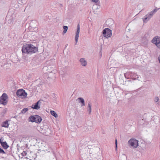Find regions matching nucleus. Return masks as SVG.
Instances as JSON below:
<instances>
[{"instance_id": "nucleus-1", "label": "nucleus", "mask_w": 160, "mask_h": 160, "mask_svg": "<svg viewBox=\"0 0 160 160\" xmlns=\"http://www.w3.org/2000/svg\"><path fill=\"white\" fill-rule=\"evenodd\" d=\"M38 51V48L36 47L31 44H28L23 45L22 52V54H32L36 53Z\"/></svg>"}, {"instance_id": "nucleus-2", "label": "nucleus", "mask_w": 160, "mask_h": 160, "mask_svg": "<svg viewBox=\"0 0 160 160\" xmlns=\"http://www.w3.org/2000/svg\"><path fill=\"white\" fill-rule=\"evenodd\" d=\"M42 119L41 117L38 115H36L34 116L31 115L28 118V121L29 122H35L40 123L42 121Z\"/></svg>"}, {"instance_id": "nucleus-3", "label": "nucleus", "mask_w": 160, "mask_h": 160, "mask_svg": "<svg viewBox=\"0 0 160 160\" xmlns=\"http://www.w3.org/2000/svg\"><path fill=\"white\" fill-rule=\"evenodd\" d=\"M8 101V96L6 93H3L0 97V103L5 106Z\"/></svg>"}, {"instance_id": "nucleus-4", "label": "nucleus", "mask_w": 160, "mask_h": 160, "mask_svg": "<svg viewBox=\"0 0 160 160\" xmlns=\"http://www.w3.org/2000/svg\"><path fill=\"white\" fill-rule=\"evenodd\" d=\"M16 95L18 97L23 98H26L27 96V94L23 89H20L17 91Z\"/></svg>"}, {"instance_id": "nucleus-5", "label": "nucleus", "mask_w": 160, "mask_h": 160, "mask_svg": "<svg viewBox=\"0 0 160 160\" xmlns=\"http://www.w3.org/2000/svg\"><path fill=\"white\" fill-rule=\"evenodd\" d=\"M138 141L134 138L130 139L128 141V143L134 148H137L138 145Z\"/></svg>"}, {"instance_id": "nucleus-6", "label": "nucleus", "mask_w": 160, "mask_h": 160, "mask_svg": "<svg viewBox=\"0 0 160 160\" xmlns=\"http://www.w3.org/2000/svg\"><path fill=\"white\" fill-rule=\"evenodd\" d=\"M103 36L107 38L111 37L112 36V31L108 28H105L102 31Z\"/></svg>"}, {"instance_id": "nucleus-7", "label": "nucleus", "mask_w": 160, "mask_h": 160, "mask_svg": "<svg viewBox=\"0 0 160 160\" xmlns=\"http://www.w3.org/2000/svg\"><path fill=\"white\" fill-rule=\"evenodd\" d=\"M41 132L45 135L48 136L51 134V131L48 126H47L43 127L41 130Z\"/></svg>"}, {"instance_id": "nucleus-8", "label": "nucleus", "mask_w": 160, "mask_h": 160, "mask_svg": "<svg viewBox=\"0 0 160 160\" xmlns=\"http://www.w3.org/2000/svg\"><path fill=\"white\" fill-rule=\"evenodd\" d=\"M127 74H128V73H127L124 74V75L125 78H126ZM128 75L130 76V77L132 79L135 80L137 79L140 80L139 79H138L139 77L138 75H136L135 73L132 72H130Z\"/></svg>"}, {"instance_id": "nucleus-9", "label": "nucleus", "mask_w": 160, "mask_h": 160, "mask_svg": "<svg viewBox=\"0 0 160 160\" xmlns=\"http://www.w3.org/2000/svg\"><path fill=\"white\" fill-rule=\"evenodd\" d=\"M4 138L3 137H1L0 139V143L3 147V148L6 149L9 147V145L7 144L6 142H3Z\"/></svg>"}, {"instance_id": "nucleus-10", "label": "nucleus", "mask_w": 160, "mask_h": 160, "mask_svg": "<svg viewBox=\"0 0 160 160\" xmlns=\"http://www.w3.org/2000/svg\"><path fill=\"white\" fill-rule=\"evenodd\" d=\"M41 102L40 100L38 101L36 103L33 104L31 107L34 109L38 110L40 108Z\"/></svg>"}, {"instance_id": "nucleus-11", "label": "nucleus", "mask_w": 160, "mask_h": 160, "mask_svg": "<svg viewBox=\"0 0 160 160\" xmlns=\"http://www.w3.org/2000/svg\"><path fill=\"white\" fill-rule=\"evenodd\" d=\"M152 16L149 13L146 15L142 18L143 22L146 23Z\"/></svg>"}, {"instance_id": "nucleus-12", "label": "nucleus", "mask_w": 160, "mask_h": 160, "mask_svg": "<svg viewBox=\"0 0 160 160\" xmlns=\"http://www.w3.org/2000/svg\"><path fill=\"white\" fill-rule=\"evenodd\" d=\"M80 32V25L78 24L77 26V30L76 32V35L75 36V40L76 43H77L78 41L79 33Z\"/></svg>"}, {"instance_id": "nucleus-13", "label": "nucleus", "mask_w": 160, "mask_h": 160, "mask_svg": "<svg viewBox=\"0 0 160 160\" xmlns=\"http://www.w3.org/2000/svg\"><path fill=\"white\" fill-rule=\"evenodd\" d=\"M152 42L153 44H155L156 45L157 44V43L158 44L160 43V38L157 37H156L153 38L152 41Z\"/></svg>"}, {"instance_id": "nucleus-14", "label": "nucleus", "mask_w": 160, "mask_h": 160, "mask_svg": "<svg viewBox=\"0 0 160 160\" xmlns=\"http://www.w3.org/2000/svg\"><path fill=\"white\" fill-rule=\"evenodd\" d=\"M9 121V120H6L2 122L1 125V126L4 128H8L9 125L8 122Z\"/></svg>"}, {"instance_id": "nucleus-15", "label": "nucleus", "mask_w": 160, "mask_h": 160, "mask_svg": "<svg viewBox=\"0 0 160 160\" xmlns=\"http://www.w3.org/2000/svg\"><path fill=\"white\" fill-rule=\"evenodd\" d=\"M80 62L81 64L83 66H85L87 64V62L84 58H82L80 59Z\"/></svg>"}, {"instance_id": "nucleus-16", "label": "nucleus", "mask_w": 160, "mask_h": 160, "mask_svg": "<svg viewBox=\"0 0 160 160\" xmlns=\"http://www.w3.org/2000/svg\"><path fill=\"white\" fill-rule=\"evenodd\" d=\"M78 100H79V102L81 103V105L82 106L85 105V101L83 98H82L80 97L78 98Z\"/></svg>"}, {"instance_id": "nucleus-17", "label": "nucleus", "mask_w": 160, "mask_h": 160, "mask_svg": "<svg viewBox=\"0 0 160 160\" xmlns=\"http://www.w3.org/2000/svg\"><path fill=\"white\" fill-rule=\"evenodd\" d=\"M87 110L89 112V114H90L92 110V104L90 102H89L88 104Z\"/></svg>"}, {"instance_id": "nucleus-18", "label": "nucleus", "mask_w": 160, "mask_h": 160, "mask_svg": "<svg viewBox=\"0 0 160 160\" xmlns=\"http://www.w3.org/2000/svg\"><path fill=\"white\" fill-rule=\"evenodd\" d=\"M114 22V21L111 19H108L106 22V23L110 25H112Z\"/></svg>"}, {"instance_id": "nucleus-19", "label": "nucleus", "mask_w": 160, "mask_h": 160, "mask_svg": "<svg viewBox=\"0 0 160 160\" xmlns=\"http://www.w3.org/2000/svg\"><path fill=\"white\" fill-rule=\"evenodd\" d=\"M127 158L124 154H122L119 157V160H127Z\"/></svg>"}, {"instance_id": "nucleus-20", "label": "nucleus", "mask_w": 160, "mask_h": 160, "mask_svg": "<svg viewBox=\"0 0 160 160\" xmlns=\"http://www.w3.org/2000/svg\"><path fill=\"white\" fill-rule=\"evenodd\" d=\"M51 114L53 116H54L55 118L58 117V115L54 111L52 110L50 111Z\"/></svg>"}, {"instance_id": "nucleus-21", "label": "nucleus", "mask_w": 160, "mask_h": 160, "mask_svg": "<svg viewBox=\"0 0 160 160\" xmlns=\"http://www.w3.org/2000/svg\"><path fill=\"white\" fill-rule=\"evenodd\" d=\"M18 3L22 4H24L26 2L27 0H18Z\"/></svg>"}, {"instance_id": "nucleus-22", "label": "nucleus", "mask_w": 160, "mask_h": 160, "mask_svg": "<svg viewBox=\"0 0 160 160\" xmlns=\"http://www.w3.org/2000/svg\"><path fill=\"white\" fill-rule=\"evenodd\" d=\"M7 22L8 23L11 24L13 22V19L12 17H11L9 19H8L7 20Z\"/></svg>"}, {"instance_id": "nucleus-23", "label": "nucleus", "mask_w": 160, "mask_h": 160, "mask_svg": "<svg viewBox=\"0 0 160 160\" xmlns=\"http://www.w3.org/2000/svg\"><path fill=\"white\" fill-rule=\"evenodd\" d=\"M28 110L27 108H24L21 112V113L22 114L25 113Z\"/></svg>"}, {"instance_id": "nucleus-24", "label": "nucleus", "mask_w": 160, "mask_h": 160, "mask_svg": "<svg viewBox=\"0 0 160 160\" xmlns=\"http://www.w3.org/2000/svg\"><path fill=\"white\" fill-rule=\"evenodd\" d=\"M63 34H64L66 32L67 30L68 29V27L67 26H63Z\"/></svg>"}, {"instance_id": "nucleus-25", "label": "nucleus", "mask_w": 160, "mask_h": 160, "mask_svg": "<svg viewBox=\"0 0 160 160\" xmlns=\"http://www.w3.org/2000/svg\"><path fill=\"white\" fill-rule=\"evenodd\" d=\"M92 2H94V3L96 4L95 6L98 5L99 6V7H100V6L98 5V3H99V2L98 0H92Z\"/></svg>"}, {"instance_id": "nucleus-26", "label": "nucleus", "mask_w": 160, "mask_h": 160, "mask_svg": "<svg viewBox=\"0 0 160 160\" xmlns=\"http://www.w3.org/2000/svg\"><path fill=\"white\" fill-rule=\"evenodd\" d=\"M159 98L158 97H156L154 99V101L155 102H157V104H159V102H158Z\"/></svg>"}, {"instance_id": "nucleus-27", "label": "nucleus", "mask_w": 160, "mask_h": 160, "mask_svg": "<svg viewBox=\"0 0 160 160\" xmlns=\"http://www.w3.org/2000/svg\"><path fill=\"white\" fill-rule=\"evenodd\" d=\"M157 11L155 9H154V10H153L151 12H149L150 14H151V15L152 16L153 14L157 12Z\"/></svg>"}, {"instance_id": "nucleus-28", "label": "nucleus", "mask_w": 160, "mask_h": 160, "mask_svg": "<svg viewBox=\"0 0 160 160\" xmlns=\"http://www.w3.org/2000/svg\"><path fill=\"white\" fill-rule=\"evenodd\" d=\"M157 11L155 9H154V10H153L151 12H149L150 14H151V15L152 16L153 14L157 12Z\"/></svg>"}, {"instance_id": "nucleus-29", "label": "nucleus", "mask_w": 160, "mask_h": 160, "mask_svg": "<svg viewBox=\"0 0 160 160\" xmlns=\"http://www.w3.org/2000/svg\"><path fill=\"white\" fill-rule=\"evenodd\" d=\"M0 153H3V154H5L6 152L3 150L2 148H0Z\"/></svg>"}, {"instance_id": "nucleus-30", "label": "nucleus", "mask_w": 160, "mask_h": 160, "mask_svg": "<svg viewBox=\"0 0 160 160\" xmlns=\"http://www.w3.org/2000/svg\"><path fill=\"white\" fill-rule=\"evenodd\" d=\"M34 32H37L38 30V28L36 27H33V29L32 30Z\"/></svg>"}, {"instance_id": "nucleus-31", "label": "nucleus", "mask_w": 160, "mask_h": 160, "mask_svg": "<svg viewBox=\"0 0 160 160\" xmlns=\"http://www.w3.org/2000/svg\"><path fill=\"white\" fill-rule=\"evenodd\" d=\"M115 149L116 150L118 148V142L117 140V139H116L115 140Z\"/></svg>"}, {"instance_id": "nucleus-32", "label": "nucleus", "mask_w": 160, "mask_h": 160, "mask_svg": "<svg viewBox=\"0 0 160 160\" xmlns=\"http://www.w3.org/2000/svg\"><path fill=\"white\" fill-rule=\"evenodd\" d=\"M99 148H98L97 147H96L93 149V150H95L96 151H98V150H99Z\"/></svg>"}, {"instance_id": "nucleus-33", "label": "nucleus", "mask_w": 160, "mask_h": 160, "mask_svg": "<svg viewBox=\"0 0 160 160\" xmlns=\"http://www.w3.org/2000/svg\"><path fill=\"white\" fill-rule=\"evenodd\" d=\"M156 46L159 48L160 49V43L158 44L157 43V44L156 45Z\"/></svg>"}, {"instance_id": "nucleus-34", "label": "nucleus", "mask_w": 160, "mask_h": 160, "mask_svg": "<svg viewBox=\"0 0 160 160\" xmlns=\"http://www.w3.org/2000/svg\"><path fill=\"white\" fill-rule=\"evenodd\" d=\"M30 27H31V28H32V29H33V27H35L34 25H33L32 23H31L30 24Z\"/></svg>"}, {"instance_id": "nucleus-35", "label": "nucleus", "mask_w": 160, "mask_h": 160, "mask_svg": "<svg viewBox=\"0 0 160 160\" xmlns=\"http://www.w3.org/2000/svg\"><path fill=\"white\" fill-rule=\"evenodd\" d=\"M158 60L159 61V62L160 63V55L159 56V57H158Z\"/></svg>"}, {"instance_id": "nucleus-36", "label": "nucleus", "mask_w": 160, "mask_h": 160, "mask_svg": "<svg viewBox=\"0 0 160 160\" xmlns=\"http://www.w3.org/2000/svg\"><path fill=\"white\" fill-rule=\"evenodd\" d=\"M159 8H156L155 9L157 11H158V10Z\"/></svg>"}, {"instance_id": "nucleus-37", "label": "nucleus", "mask_w": 160, "mask_h": 160, "mask_svg": "<svg viewBox=\"0 0 160 160\" xmlns=\"http://www.w3.org/2000/svg\"><path fill=\"white\" fill-rule=\"evenodd\" d=\"M68 45V44H67L66 45H65V47H67Z\"/></svg>"}, {"instance_id": "nucleus-38", "label": "nucleus", "mask_w": 160, "mask_h": 160, "mask_svg": "<svg viewBox=\"0 0 160 160\" xmlns=\"http://www.w3.org/2000/svg\"><path fill=\"white\" fill-rule=\"evenodd\" d=\"M8 17H6V20L8 19Z\"/></svg>"}, {"instance_id": "nucleus-39", "label": "nucleus", "mask_w": 160, "mask_h": 160, "mask_svg": "<svg viewBox=\"0 0 160 160\" xmlns=\"http://www.w3.org/2000/svg\"><path fill=\"white\" fill-rule=\"evenodd\" d=\"M128 81L129 82V81H130V80H128Z\"/></svg>"}]
</instances>
